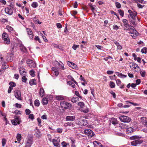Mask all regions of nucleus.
I'll list each match as a JSON object with an SVG mask.
<instances>
[{"label": "nucleus", "instance_id": "61", "mask_svg": "<svg viewBox=\"0 0 147 147\" xmlns=\"http://www.w3.org/2000/svg\"><path fill=\"white\" fill-rule=\"evenodd\" d=\"M29 118L32 120H33L34 119V116L33 114H30L29 115Z\"/></svg>", "mask_w": 147, "mask_h": 147}, {"label": "nucleus", "instance_id": "4", "mask_svg": "<svg viewBox=\"0 0 147 147\" xmlns=\"http://www.w3.org/2000/svg\"><path fill=\"white\" fill-rule=\"evenodd\" d=\"M84 132L85 134L89 138L92 137L94 134V133L90 129L85 130Z\"/></svg>", "mask_w": 147, "mask_h": 147}, {"label": "nucleus", "instance_id": "58", "mask_svg": "<svg viewBox=\"0 0 147 147\" xmlns=\"http://www.w3.org/2000/svg\"><path fill=\"white\" fill-rule=\"evenodd\" d=\"M26 114L27 115H29L31 112V111L28 109H26L25 110Z\"/></svg>", "mask_w": 147, "mask_h": 147}, {"label": "nucleus", "instance_id": "44", "mask_svg": "<svg viewBox=\"0 0 147 147\" xmlns=\"http://www.w3.org/2000/svg\"><path fill=\"white\" fill-rule=\"evenodd\" d=\"M135 141L137 145L140 144L142 142V140L139 139Z\"/></svg>", "mask_w": 147, "mask_h": 147}, {"label": "nucleus", "instance_id": "35", "mask_svg": "<svg viewBox=\"0 0 147 147\" xmlns=\"http://www.w3.org/2000/svg\"><path fill=\"white\" fill-rule=\"evenodd\" d=\"M109 86L111 88H114L115 87V84L114 82L111 81L109 82Z\"/></svg>", "mask_w": 147, "mask_h": 147}, {"label": "nucleus", "instance_id": "59", "mask_svg": "<svg viewBox=\"0 0 147 147\" xmlns=\"http://www.w3.org/2000/svg\"><path fill=\"white\" fill-rule=\"evenodd\" d=\"M138 138V137L137 136H133L130 137V139L131 140H135Z\"/></svg>", "mask_w": 147, "mask_h": 147}, {"label": "nucleus", "instance_id": "47", "mask_svg": "<svg viewBox=\"0 0 147 147\" xmlns=\"http://www.w3.org/2000/svg\"><path fill=\"white\" fill-rule=\"evenodd\" d=\"M75 94L78 97H79V98H80V99H82V97L81 96L80 94H79V93L77 91H75Z\"/></svg>", "mask_w": 147, "mask_h": 147}, {"label": "nucleus", "instance_id": "7", "mask_svg": "<svg viewBox=\"0 0 147 147\" xmlns=\"http://www.w3.org/2000/svg\"><path fill=\"white\" fill-rule=\"evenodd\" d=\"M15 119L11 121L12 124L13 125H17L20 124V119L17 116L14 117Z\"/></svg>", "mask_w": 147, "mask_h": 147}, {"label": "nucleus", "instance_id": "19", "mask_svg": "<svg viewBox=\"0 0 147 147\" xmlns=\"http://www.w3.org/2000/svg\"><path fill=\"white\" fill-rule=\"evenodd\" d=\"M94 147H102L101 143L97 141L94 142Z\"/></svg>", "mask_w": 147, "mask_h": 147}, {"label": "nucleus", "instance_id": "43", "mask_svg": "<svg viewBox=\"0 0 147 147\" xmlns=\"http://www.w3.org/2000/svg\"><path fill=\"white\" fill-rule=\"evenodd\" d=\"M20 47H21L20 49L22 50V51L24 52H25L26 51V49L24 46L22 45Z\"/></svg>", "mask_w": 147, "mask_h": 147}, {"label": "nucleus", "instance_id": "38", "mask_svg": "<svg viewBox=\"0 0 147 147\" xmlns=\"http://www.w3.org/2000/svg\"><path fill=\"white\" fill-rule=\"evenodd\" d=\"M67 83L71 85L73 88H74L75 87V85L71 81H68L67 82Z\"/></svg>", "mask_w": 147, "mask_h": 147}, {"label": "nucleus", "instance_id": "17", "mask_svg": "<svg viewBox=\"0 0 147 147\" xmlns=\"http://www.w3.org/2000/svg\"><path fill=\"white\" fill-rule=\"evenodd\" d=\"M134 130V129H133L131 127H129L128 128H127L126 129V132L127 134H129L133 132Z\"/></svg>", "mask_w": 147, "mask_h": 147}, {"label": "nucleus", "instance_id": "34", "mask_svg": "<svg viewBox=\"0 0 147 147\" xmlns=\"http://www.w3.org/2000/svg\"><path fill=\"white\" fill-rule=\"evenodd\" d=\"M36 80L35 79H32L30 80L29 82V84L31 85L32 86L33 85H36V83L35 82Z\"/></svg>", "mask_w": 147, "mask_h": 147}, {"label": "nucleus", "instance_id": "22", "mask_svg": "<svg viewBox=\"0 0 147 147\" xmlns=\"http://www.w3.org/2000/svg\"><path fill=\"white\" fill-rule=\"evenodd\" d=\"M52 69L55 73V75L56 76H57L59 75V73L57 69L55 67H53L52 68Z\"/></svg>", "mask_w": 147, "mask_h": 147}, {"label": "nucleus", "instance_id": "28", "mask_svg": "<svg viewBox=\"0 0 147 147\" xmlns=\"http://www.w3.org/2000/svg\"><path fill=\"white\" fill-rule=\"evenodd\" d=\"M74 123L71 122H68L65 124V126H69L74 127Z\"/></svg>", "mask_w": 147, "mask_h": 147}, {"label": "nucleus", "instance_id": "10", "mask_svg": "<svg viewBox=\"0 0 147 147\" xmlns=\"http://www.w3.org/2000/svg\"><path fill=\"white\" fill-rule=\"evenodd\" d=\"M14 94L15 97L18 100H21V93L19 90H17L15 92Z\"/></svg>", "mask_w": 147, "mask_h": 147}, {"label": "nucleus", "instance_id": "50", "mask_svg": "<svg viewBox=\"0 0 147 147\" xmlns=\"http://www.w3.org/2000/svg\"><path fill=\"white\" fill-rule=\"evenodd\" d=\"M9 84L11 86L15 87L16 86V84L13 82H10L9 83Z\"/></svg>", "mask_w": 147, "mask_h": 147}, {"label": "nucleus", "instance_id": "13", "mask_svg": "<svg viewBox=\"0 0 147 147\" xmlns=\"http://www.w3.org/2000/svg\"><path fill=\"white\" fill-rule=\"evenodd\" d=\"M75 116H67L65 118L66 121H73L75 120Z\"/></svg>", "mask_w": 147, "mask_h": 147}, {"label": "nucleus", "instance_id": "25", "mask_svg": "<svg viewBox=\"0 0 147 147\" xmlns=\"http://www.w3.org/2000/svg\"><path fill=\"white\" fill-rule=\"evenodd\" d=\"M78 100H79V98L77 97H73L71 99V101L73 103H76Z\"/></svg>", "mask_w": 147, "mask_h": 147}, {"label": "nucleus", "instance_id": "18", "mask_svg": "<svg viewBox=\"0 0 147 147\" xmlns=\"http://www.w3.org/2000/svg\"><path fill=\"white\" fill-rule=\"evenodd\" d=\"M116 84L121 88L122 89L124 88V85H121V82L119 79H118L116 80Z\"/></svg>", "mask_w": 147, "mask_h": 147}, {"label": "nucleus", "instance_id": "49", "mask_svg": "<svg viewBox=\"0 0 147 147\" xmlns=\"http://www.w3.org/2000/svg\"><path fill=\"white\" fill-rule=\"evenodd\" d=\"M118 11L120 15L122 17L123 16L124 13L123 11L121 10V9H119Z\"/></svg>", "mask_w": 147, "mask_h": 147}, {"label": "nucleus", "instance_id": "20", "mask_svg": "<svg viewBox=\"0 0 147 147\" xmlns=\"http://www.w3.org/2000/svg\"><path fill=\"white\" fill-rule=\"evenodd\" d=\"M122 21L124 24V26L127 28V27H129L130 26L128 24V22L126 19H123Z\"/></svg>", "mask_w": 147, "mask_h": 147}, {"label": "nucleus", "instance_id": "9", "mask_svg": "<svg viewBox=\"0 0 147 147\" xmlns=\"http://www.w3.org/2000/svg\"><path fill=\"white\" fill-rule=\"evenodd\" d=\"M131 69H140L139 67L135 63L131 62L129 63Z\"/></svg>", "mask_w": 147, "mask_h": 147}, {"label": "nucleus", "instance_id": "31", "mask_svg": "<svg viewBox=\"0 0 147 147\" xmlns=\"http://www.w3.org/2000/svg\"><path fill=\"white\" fill-rule=\"evenodd\" d=\"M4 42L5 43L8 44L10 43V40L9 38L8 37L7 38H5V39L3 40Z\"/></svg>", "mask_w": 147, "mask_h": 147}, {"label": "nucleus", "instance_id": "5", "mask_svg": "<svg viewBox=\"0 0 147 147\" xmlns=\"http://www.w3.org/2000/svg\"><path fill=\"white\" fill-rule=\"evenodd\" d=\"M10 7H7L5 9V12L7 14L11 15L13 13V6L9 5Z\"/></svg>", "mask_w": 147, "mask_h": 147}, {"label": "nucleus", "instance_id": "33", "mask_svg": "<svg viewBox=\"0 0 147 147\" xmlns=\"http://www.w3.org/2000/svg\"><path fill=\"white\" fill-rule=\"evenodd\" d=\"M7 28L9 32H12L13 31V28L9 26H7Z\"/></svg>", "mask_w": 147, "mask_h": 147}, {"label": "nucleus", "instance_id": "45", "mask_svg": "<svg viewBox=\"0 0 147 147\" xmlns=\"http://www.w3.org/2000/svg\"><path fill=\"white\" fill-rule=\"evenodd\" d=\"M140 75L142 77H144L145 76L146 74V72L145 71L143 70L140 71Z\"/></svg>", "mask_w": 147, "mask_h": 147}, {"label": "nucleus", "instance_id": "16", "mask_svg": "<svg viewBox=\"0 0 147 147\" xmlns=\"http://www.w3.org/2000/svg\"><path fill=\"white\" fill-rule=\"evenodd\" d=\"M45 94V92L43 88H41L40 89L39 92V94L40 95V96L41 97H42L44 96Z\"/></svg>", "mask_w": 147, "mask_h": 147}, {"label": "nucleus", "instance_id": "24", "mask_svg": "<svg viewBox=\"0 0 147 147\" xmlns=\"http://www.w3.org/2000/svg\"><path fill=\"white\" fill-rule=\"evenodd\" d=\"M137 13L136 11H134V13L132 14V16L130 15V16L133 20H136V17L137 16Z\"/></svg>", "mask_w": 147, "mask_h": 147}, {"label": "nucleus", "instance_id": "21", "mask_svg": "<svg viewBox=\"0 0 147 147\" xmlns=\"http://www.w3.org/2000/svg\"><path fill=\"white\" fill-rule=\"evenodd\" d=\"M48 101L49 100L47 98H44L42 100V104L44 105H46L47 104Z\"/></svg>", "mask_w": 147, "mask_h": 147}, {"label": "nucleus", "instance_id": "42", "mask_svg": "<svg viewBox=\"0 0 147 147\" xmlns=\"http://www.w3.org/2000/svg\"><path fill=\"white\" fill-rule=\"evenodd\" d=\"M147 48L146 47L143 48L141 51V52L142 53H146Z\"/></svg>", "mask_w": 147, "mask_h": 147}, {"label": "nucleus", "instance_id": "15", "mask_svg": "<svg viewBox=\"0 0 147 147\" xmlns=\"http://www.w3.org/2000/svg\"><path fill=\"white\" fill-rule=\"evenodd\" d=\"M65 97L62 95L56 96L55 99L58 100H63L65 99Z\"/></svg>", "mask_w": 147, "mask_h": 147}, {"label": "nucleus", "instance_id": "39", "mask_svg": "<svg viewBox=\"0 0 147 147\" xmlns=\"http://www.w3.org/2000/svg\"><path fill=\"white\" fill-rule=\"evenodd\" d=\"M26 75L22 76V81L23 82H26L27 80V78L26 77Z\"/></svg>", "mask_w": 147, "mask_h": 147}, {"label": "nucleus", "instance_id": "53", "mask_svg": "<svg viewBox=\"0 0 147 147\" xmlns=\"http://www.w3.org/2000/svg\"><path fill=\"white\" fill-rule=\"evenodd\" d=\"M79 45H74L72 47V48L74 50H76L77 48H79Z\"/></svg>", "mask_w": 147, "mask_h": 147}, {"label": "nucleus", "instance_id": "36", "mask_svg": "<svg viewBox=\"0 0 147 147\" xmlns=\"http://www.w3.org/2000/svg\"><path fill=\"white\" fill-rule=\"evenodd\" d=\"M78 105L80 106L81 108H83L84 107V104L83 102H79L78 103Z\"/></svg>", "mask_w": 147, "mask_h": 147}, {"label": "nucleus", "instance_id": "57", "mask_svg": "<svg viewBox=\"0 0 147 147\" xmlns=\"http://www.w3.org/2000/svg\"><path fill=\"white\" fill-rule=\"evenodd\" d=\"M34 39L35 40H38L39 43H41V42L40 39L39 37L37 36H35Z\"/></svg>", "mask_w": 147, "mask_h": 147}, {"label": "nucleus", "instance_id": "12", "mask_svg": "<svg viewBox=\"0 0 147 147\" xmlns=\"http://www.w3.org/2000/svg\"><path fill=\"white\" fill-rule=\"evenodd\" d=\"M19 72L20 75L22 76L26 75V72L25 71V69L23 67H20L19 68Z\"/></svg>", "mask_w": 147, "mask_h": 147}, {"label": "nucleus", "instance_id": "52", "mask_svg": "<svg viewBox=\"0 0 147 147\" xmlns=\"http://www.w3.org/2000/svg\"><path fill=\"white\" fill-rule=\"evenodd\" d=\"M69 78L71 79V80L74 82L76 85H77L78 84L77 82L74 80V78H73L72 76H69Z\"/></svg>", "mask_w": 147, "mask_h": 147}, {"label": "nucleus", "instance_id": "3", "mask_svg": "<svg viewBox=\"0 0 147 147\" xmlns=\"http://www.w3.org/2000/svg\"><path fill=\"white\" fill-rule=\"evenodd\" d=\"M78 124L80 125L84 126L87 124V121L82 118H79L77 119Z\"/></svg>", "mask_w": 147, "mask_h": 147}, {"label": "nucleus", "instance_id": "6", "mask_svg": "<svg viewBox=\"0 0 147 147\" xmlns=\"http://www.w3.org/2000/svg\"><path fill=\"white\" fill-rule=\"evenodd\" d=\"M27 62L28 64V66L31 68H34L36 66V63L32 60L28 59L27 60Z\"/></svg>", "mask_w": 147, "mask_h": 147}, {"label": "nucleus", "instance_id": "64", "mask_svg": "<svg viewBox=\"0 0 147 147\" xmlns=\"http://www.w3.org/2000/svg\"><path fill=\"white\" fill-rule=\"evenodd\" d=\"M56 25L57 27L59 28H61L62 27L61 24L60 23H57Z\"/></svg>", "mask_w": 147, "mask_h": 147}, {"label": "nucleus", "instance_id": "41", "mask_svg": "<svg viewBox=\"0 0 147 147\" xmlns=\"http://www.w3.org/2000/svg\"><path fill=\"white\" fill-rule=\"evenodd\" d=\"M26 30L27 32L28 35L33 34L32 32L31 29L28 28H26Z\"/></svg>", "mask_w": 147, "mask_h": 147}, {"label": "nucleus", "instance_id": "23", "mask_svg": "<svg viewBox=\"0 0 147 147\" xmlns=\"http://www.w3.org/2000/svg\"><path fill=\"white\" fill-rule=\"evenodd\" d=\"M116 75L118 76L119 77H122V78H125L127 77V75H123L121 73H120L118 72H116L115 73Z\"/></svg>", "mask_w": 147, "mask_h": 147}, {"label": "nucleus", "instance_id": "26", "mask_svg": "<svg viewBox=\"0 0 147 147\" xmlns=\"http://www.w3.org/2000/svg\"><path fill=\"white\" fill-rule=\"evenodd\" d=\"M119 127L123 129H127V126L124 123H121L119 124Z\"/></svg>", "mask_w": 147, "mask_h": 147}, {"label": "nucleus", "instance_id": "14", "mask_svg": "<svg viewBox=\"0 0 147 147\" xmlns=\"http://www.w3.org/2000/svg\"><path fill=\"white\" fill-rule=\"evenodd\" d=\"M114 43L117 46V49L118 50H121L122 49V47L119 44V42L116 41L115 40L113 41Z\"/></svg>", "mask_w": 147, "mask_h": 147}, {"label": "nucleus", "instance_id": "55", "mask_svg": "<svg viewBox=\"0 0 147 147\" xmlns=\"http://www.w3.org/2000/svg\"><path fill=\"white\" fill-rule=\"evenodd\" d=\"M91 10L92 11H94L95 9V6L94 5H93L92 4H89V5Z\"/></svg>", "mask_w": 147, "mask_h": 147}, {"label": "nucleus", "instance_id": "11", "mask_svg": "<svg viewBox=\"0 0 147 147\" xmlns=\"http://www.w3.org/2000/svg\"><path fill=\"white\" fill-rule=\"evenodd\" d=\"M32 144V139L31 138H29L27 140L25 147H30Z\"/></svg>", "mask_w": 147, "mask_h": 147}, {"label": "nucleus", "instance_id": "62", "mask_svg": "<svg viewBox=\"0 0 147 147\" xmlns=\"http://www.w3.org/2000/svg\"><path fill=\"white\" fill-rule=\"evenodd\" d=\"M61 144L62 145L63 147H66L67 144L65 142L63 141L61 143Z\"/></svg>", "mask_w": 147, "mask_h": 147}, {"label": "nucleus", "instance_id": "32", "mask_svg": "<svg viewBox=\"0 0 147 147\" xmlns=\"http://www.w3.org/2000/svg\"><path fill=\"white\" fill-rule=\"evenodd\" d=\"M141 120H145L144 121H143V123L144 125L147 127V120L146 121V118L144 117H142L141 118Z\"/></svg>", "mask_w": 147, "mask_h": 147}, {"label": "nucleus", "instance_id": "60", "mask_svg": "<svg viewBox=\"0 0 147 147\" xmlns=\"http://www.w3.org/2000/svg\"><path fill=\"white\" fill-rule=\"evenodd\" d=\"M37 121L38 122V125L39 126H40V127L41 126V119H40L39 118H38L37 119Z\"/></svg>", "mask_w": 147, "mask_h": 147}, {"label": "nucleus", "instance_id": "40", "mask_svg": "<svg viewBox=\"0 0 147 147\" xmlns=\"http://www.w3.org/2000/svg\"><path fill=\"white\" fill-rule=\"evenodd\" d=\"M67 63L69 66L71 67L72 65H73L74 67H75V66H76V65L74 63L69 62V61H67Z\"/></svg>", "mask_w": 147, "mask_h": 147}, {"label": "nucleus", "instance_id": "27", "mask_svg": "<svg viewBox=\"0 0 147 147\" xmlns=\"http://www.w3.org/2000/svg\"><path fill=\"white\" fill-rule=\"evenodd\" d=\"M110 122L114 125H115L117 123V120L116 119H115L114 118H112L110 121Z\"/></svg>", "mask_w": 147, "mask_h": 147}, {"label": "nucleus", "instance_id": "46", "mask_svg": "<svg viewBox=\"0 0 147 147\" xmlns=\"http://www.w3.org/2000/svg\"><path fill=\"white\" fill-rule=\"evenodd\" d=\"M6 140L4 139L3 138L2 139V145L3 147H4L5 145L6 144Z\"/></svg>", "mask_w": 147, "mask_h": 147}, {"label": "nucleus", "instance_id": "2", "mask_svg": "<svg viewBox=\"0 0 147 147\" xmlns=\"http://www.w3.org/2000/svg\"><path fill=\"white\" fill-rule=\"evenodd\" d=\"M120 120L125 123H129L131 120V119L128 116L125 115H121L119 117Z\"/></svg>", "mask_w": 147, "mask_h": 147}, {"label": "nucleus", "instance_id": "37", "mask_svg": "<svg viewBox=\"0 0 147 147\" xmlns=\"http://www.w3.org/2000/svg\"><path fill=\"white\" fill-rule=\"evenodd\" d=\"M34 105L38 107L40 105L39 101L38 100H36L34 102Z\"/></svg>", "mask_w": 147, "mask_h": 147}, {"label": "nucleus", "instance_id": "48", "mask_svg": "<svg viewBox=\"0 0 147 147\" xmlns=\"http://www.w3.org/2000/svg\"><path fill=\"white\" fill-rule=\"evenodd\" d=\"M115 5L116 7L117 8H119L121 7V5L120 4L117 2H115Z\"/></svg>", "mask_w": 147, "mask_h": 147}, {"label": "nucleus", "instance_id": "51", "mask_svg": "<svg viewBox=\"0 0 147 147\" xmlns=\"http://www.w3.org/2000/svg\"><path fill=\"white\" fill-rule=\"evenodd\" d=\"M30 74L32 76L34 77V70L32 69L30 71Z\"/></svg>", "mask_w": 147, "mask_h": 147}, {"label": "nucleus", "instance_id": "54", "mask_svg": "<svg viewBox=\"0 0 147 147\" xmlns=\"http://www.w3.org/2000/svg\"><path fill=\"white\" fill-rule=\"evenodd\" d=\"M136 20H133L132 19H130V22L131 24L133 25H136Z\"/></svg>", "mask_w": 147, "mask_h": 147}, {"label": "nucleus", "instance_id": "29", "mask_svg": "<svg viewBox=\"0 0 147 147\" xmlns=\"http://www.w3.org/2000/svg\"><path fill=\"white\" fill-rule=\"evenodd\" d=\"M2 39L4 40V39H5V38H7L8 37V36L7 34L6 33L3 32L2 34Z\"/></svg>", "mask_w": 147, "mask_h": 147}, {"label": "nucleus", "instance_id": "56", "mask_svg": "<svg viewBox=\"0 0 147 147\" xmlns=\"http://www.w3.org/2000/svg\"><path fill=\"white\" fill-rule=\"evenodd\" d=\"M21 137V134H18L17 136V140L18 141H20V138Z\"/></svg>", "mask_w": 147, "mask_h": 147}, {"label": "nucleus", "instance_id": "63", "mask_svg": "<svg viewBox=\"0 0 147 147\" xmlns=\"http://www.w3.org/2000/svg\"><path fill=\"white\" fill-rule=\"evenodd\" d=\"M82 111L85 113H86L89 112V110L88 109H82Z\"/></svg>", "mask_w": 147, "mask_h": 147}, {"label": "nucleus", "instance_id": "1", "mask_svg": "<svg viewBox=\"0 0 147 147\" xmlns=\"http://www.w3.org/2000/svg\"><path fill=\"white\" fill-rule=\"evenodd\" d=\"M60 105L62 107L66 109H70L72 107V106L70 103L65 101L61 102H60Z\"/></svg>", "mask_w": 147, "mask_h": 147}, {"label": "nucleus", "instance_id": "30", "mask_svg": "<svg viewBox=\"0 0 147 147\" xmlns=\"http://www.w3.org/2000/svg\"><path fill=\"white\" fill-rule=\"evenodd\" d=\"M31 6L33 8H35L38 6V5L37 2H34L32 3Z\"/></svg>", "mask_w": 147, "mask_h": 147}, {"label": "nucleus", "instance_id": "8", "mask_svg": "<svg viewBox=\"0 0 147 147\" xmlns=\"http://www.w3.org/2000/svg\"><path fill=\"white\" fill-rule=\"evenodd\" d=\"M52 141L54 146L58 147L59 146L60 140L59 139L56 138H55L53 139Z\"/></svg>", "mask_w": 147, "mask_h": 147}]
</instances>
